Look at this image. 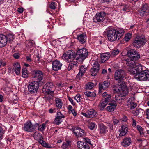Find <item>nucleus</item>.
I'll list each match as a JSON object with an SVG mask.
<instances>
[{"label": "nucleus", "mask_w": 149, "mask_h": 149, "mask_svg": "<svg viewBox=\"0 0 149 149\" xmlns=\"http://www.w3.org/2000/svg\"><path fill=\"white\" fill-rule=\"evenodd\" d=\"M75 53L72 50H68L65 52L62 56L63 59L67 62L70 63L68 66V71L70 70L74 66L78 65L77 58H75Z\"/></svg>", "instance_id": "nucleus-1"}, {"label": "nucleus", "mask_w": 149, "mask_h": 149, "mask_svg": "<svg viewBox=\"0 0 149 149\" xmlns=\"http://www.w3.org/2000/svg\"><path fill=\"white\" fill-rule=\"evenodd\" d=\"M107 31L108 39L111 42L114 41L117 39L119 40L124 33L123 29H119L116 30L108 28Z\"/></svg>", "instance_id": "nucleus-2"}, {"label": "nucleus", "mask_w": 149, "mask_h": 149, "mask_svg": "<svg viewBox=\"0 0 149 149\" xmlns=\"http://www.w3.org/2000/svg\"><path fill=\"white\" fill-rule=\"evenodd\" d=\"M146 42V40L143 36H136L134 40L132 45L137 48L142 47Z\"/></svg>", "instance_id": "nucleus-3"}, {"label": "nucleus", "mask_w": 149, "mask_h": 149, "mask_svg": "<svg viewBox=\"0 0 149 149\" xmlns=\"http://www.w3.org/2000/svg\"><path fill=\"white\" fill-rule=\"evenodd\" d=\"M126 84L125 82H122L121 84H117L114 86L113 91L114 93L119 92L122 91L121 93L123 96H125L128 93V91L126 87Z\"/></svg>", "instance_id": "nucleus-4"}, {"label": "nucleus", "mask_w": 149, "mask_h": 149, "mask_svg": "<svg viewBox=\"0 0 149 149\" xmlns=\"http://www.w3.org/2000/svg\"><path fill=\"white\" fill-rule=\"evenodd\" d=\"M134 77L140 81H149V71L144 70L141 72L135 75Z\"/></svg>", "instance_id": "nucleus-5"}, {"label": "nucleus", "mask_w": 149, "mask_h": 149, "mask_svg": "<svg viewBox=\"0 0 149 149\" xmlns=\"http://www.w3.org/2000/svg\"><path fill=\"white\" fill-rule=\"evenodd\" d=\"M125 73L121 69L116 70L114 74V79L118 83H122L123 78L125 77Z\"/></svg>", "instance_id": "nucleus-6"}, {"label": "nucleus", "mask_w": 149, "mask_h": 149, "mask_svg": "<svg viewBox=\"0 0 149 149\" xmlns=\"http://www.w3.org/2000/svg\"><path fill=\"white\" fill-rule=\"evenodd\" d=\"M32 78L35 79L33 81L40 84L43 78V73L40 70H33L32 71Z\"/></svg>", "instance_id": "nucleus-7"}, {"label": "nucleus", "mask_w": 149, "mask_h": 149, "mask_svg": "<svg viewBox=\"0 0 149 149\" xmlns=\"http://www.w3.org/2000/svg\"><path fill=\"white\" fill-rule=\"evenodd\" d=\"M40 84L35 81L31 82L28 86V91L31 93H36L38 90Z\"/></svg>", "instance_id": "nucleus-8"}, {"label": "nucleus", "mask_w": 149, "mask_h": 149, "mask_svg": "<svg viewBox=\"0 0 149 149\" xmlns=\"http://www.w3.org/2000/svg\"><path fill=\"white\" fill-rule=\"evenodd\" d=\"M106 13L104 11H100L96 13L93 19V22L95 23L103 21Z\"/></svg>", "instance_id": "nucleus-9"}, {"label": "nucleus", "mask_w": 149, "mask_h": 149, "mask_svg": "<svg viewBox=\"0 0 149 149\" xmlns=\"http://www.w3.org/2000/svg\"><path fill=\"white\" fill-rule=\"evenodd\" d=\"M76 54L78 56L77 60L79 58H81L83 60L85 59L88 55L87 50L85 48H82L79 49L76 52Z\"/></svg>", "instance_id": "nucleus-10"}, {"label": "nucleus", "mask_w": 149, "mask_h": 149, "mask_svg": "<svg viewBox=\"0 0 149 149\" xmlns=\"http://www.w3.org/2000/svg\"><path fill=\"white\" fill-rule=\"evenodd\" d=\"M139 14L141 17L147 16L149 15V7L147 4L145 3L142 5Z\"/></svg>", "instance_id": "nucleus-11"}, {"label": "nucleus", "mask_w": 149, "mask_h": 149, "mask_svg": "<svg viewBox=\"0 0 149 149\" xmlns=\"http://www.w3.org/2000/svg\"><path fill=\"white\" fill-rule=\"evenodd\" d=\"M23 129L25 131L31 132L35 129L31 122L29 121L26 122L24 125Z\"/></svg>", "instance_id": "nucleus-12"}, {"label": "nucleus", "mask_w": 149, "mask_h": 149, "mask_svg": "<svg viewBox=\"0 0 149 149\" xmlns=\"http://www.w3.org/2000/svg\"><path fill=\"white\" fill-rule=\"evenodd\" d=\"M100 64L97 62H95L94 63L93 68L90 70V73L92 76H95L99 70Z\"/></svg>", "instance_id": "nucleus-13"}, {"label": "nucleus", "mask_w": 149, "mask_h": 149, "mask_svg": "<svg viewBox=\"0 0 149 149\" xmlns=\"http://www.w3.org/2000/svg\"><path fill=\"white\" fill-rule=\"evenodd\" d=\"M73 132L76 136L79 137L84 136L86 134L83 130L79 127H75L73 129Z\"/></svg>", "instance_id": "nucleus-14"}, {"label": "nucleus", "mask_w": 149, "mask_h": 149, "mask_svg": "<svg viewBox=\"0 0 149 149\" xmlns=\"http://www.w3.org/2000/svg\"><path fill=\"white\" fill-rule=\"evenodd\" d=\"M52 69L53 70L55 71L60 70L62 65V63L60 61L57 60L54 61L52 63Z\"/></svg>", "instance_id": "nucleus-15"}, {"label": "nucleus", "mask_w": 149, "mask_h": 149, "mask_svg": "<svg viewBox=\"0 0 149 149\" xmlns=\"http://www.w3.org/2000/svg\"><path fill=\"white\" fill-rule=\"evenodd\" d=\"M77 146L79 149H89L88 145L82 141H80L77 142Z\"/></svg>", "instance_id": "nucleus-16"}, {"label": "nucleus", "mask_w": 149, "mask_h": 149, "mask_svg": "<svg viewBox=\"0 0 149 149\" xmlns=\"http://www.w3.org/2000/svg\"><path fill=\"white\" fill-rule=\"evenodd\" d=\"M64 117L65 116L61 112H58L57 113L56 117L55 118L54 122L56 124L58 125L62 122V118H64Z\"/></svg>", "instance_id": "nucleus-17"}, {"label": "nucleus", "mask_w": 149, "mask_h": 149, "mask_svg": "<svg viewBox=\"0 0 149 149\" xmlns=\"http://www.w3.org/2000/svg\"><path fill=\"white\" fill-rule=\"evenodd\" d=\"M128 131L127 126L126 125H122L121 126L119 136L120 137L125 136L127 133Z\"/></svg>", "instance_id": "nucleus-18"}, {"label": "nucleus", "mask_w": 149, "mask_h": 149, "mask_svg": "<svg viewBox=\"0 0 149 149\" xmlns=\"http://www.w3.org/2000/svg\"><path fill=\"white\" fill-rule=\"evenodd\" d=\"M7 40L6 36L3 34L0 35V47L5 46L7 44Z\"/></svg>", "instance_id": "nucleus-19"}, {"label": "nucleus", "mask_w": 149, "mask_h": 149, "mask_svg": "<svg viewBox=\"0 0 149 149\" xmlns=\"http://www.w3.org/2000/svg\"><path fill=\"white\" fill-rule=\"evenodd\" d=\"M109 81L107 80L104 81L102 83H99V87L100 91H102V90H105L107 88L109 85Z\"/></svg>", "instance_id": "nucleus-20"}, {"label": "nucleus", "mask_w": 149, "mask_h": 149, "mask_svg": "<svg viewBox=\"0 0 149 149\" xmlns=\"http://www.w3.org/2000/svg\"><path fill=\"white\" fill-rule=\"evenodd\" d=\"M46 88V87H45L44 86H43L42 89L43 93L45 95H49V96L50 95L51 97L50 98H52L54 96V91L48 90V89Z\"/></svg>", "instance_id": "nucleus-21"}, {"label": "nucleus", "mask_w": 149, "mask_h": 149, "mask_svg": "<svg viewBox=\"0 0 149 149\" xmlns=\"http://www.w3.org/2000/svg\"><path fill=\"white\" fill-rule=\"evenodd\" d=\"M132 143V141L130 137L124 138L121 142L122 145L124 147H127L129 146Z\"/></svg>", "instance_id": "nucleus-22"}, {"label": "nucleus", "mask_w": 149, "mask_h": 149, "mask_svg": "<svg viewBox=\"0 0 149 149\" xmlns=\"http://www.w3.org/2000/svg\"><path fill=\"white\" fill-rule=\"evenodd\" d=\"M77 38L81 44H83L86 42V36L84 34H81L77 36Z\"/></svg>", "instance_id": "nucleus-23"}, {"label": "nucleus", "mask_w": 149, "mask_h": 149, "mask_svg": "<svg viewBox=\"0 0 149 149\" xmlns=\"http://www.w3.org/2000/svg\"><path fill=\"white\" fill-rule=\"evenodd\" d=\"M87 70V68H85L83 65H82L79 68V72L77 75V78L79 79L81 78L85 73Z\"/></svg>", "instance_id": "nucleus-24"}, {"label": "nucleus", "mask_w": 149, "mask_h": 149, "mask_svg": "<svg viewBox=\"0 0 149 149\" xmlns=\"http://www.w3.org/2000/svg\"><path fill=\"white\" fill-rule=\"evenodd\" d=\"M13 69L17 75L19 74L20 72L21 67L19 63H16L13 64Z\"/></svg>", "instance_id": "nucleus-25"}, {"label": "nucleus", "mask_w": 149, "mask_h": 149, "mask_svg": "<svg viewBox=\"0 0 149 149\" xmlns=\"http://www.w3.org/2000/svg\"><path fill=\"white\" fill-rule=\"evenodd\" d=\"M88 114V118H92L97 116V112L95 110L91 109L88 110L87 112Z\"/></svg>", "instance_id": "nucleus-26"}, {"label": "nucleus", "mask_w": 149, "mask_h": 149, "mask_svg": "<svg viewBox=\"0 0 149 149\" xmlns=\"http://www.w3.org/2000/svg\"><path fill=\"white\" fill-rule=\"evenodd\" d=\"M99 131L100 134H105L107 131V127L104 124L99 125Z\"/></svg>", "instance_id": "nucleus-27"}, {"label": "nucleus", "mask_w": 149, "mask_h": 149, "mask_svg": "<svg viewBox=\"0 0 149 149\" xmlns=\"http://www.w3.org/2000/svg\"><path fill=\"white\" fill-rule=\"evenodd\" d=\"M110 54L109 53H103L101 55V62L104 63L107 61L110 57Z\"/></svg>", "instance_id": "nucleus-28"}, {"label": "nucleus", "mask_w": 149, "mask_h": 149, "mask_svg": "<svg viewBox=\"0 0 149 149\" xmlns=\"http://www.w3.org/2000/svg\"><path fill=\"white\" fill-rule=\"evenodd\" d=\"M126 61V64L129 67L135 66L136 63H137L136 61L133 60L130 58L127 59Z\"/></svg>", "instance_id": "nucleus-29"}, {"label": "nucleus", "mask_w": 149, "mask_h": 149, "mask_svg": "<svg viewBox=\"0 0 149 149\" xmlns=\"http://www.w3.org/2000/svg\"><path fill=\"white\" fill-rule=\"evenodd\" d=\"M102 95L103 97V100L108 103L110 101L111 97L110 94L107 93V92H104L103 93Z\"/></svg>", "instance_id": "nucleus-30"}, {"label": "nucleus", "mask_w": 149, "mask_h": 149, "mask_svg": "<svg viewBox=\"0 0 149 149\" xmlns=\"http://www.w3.org/2000/svg\"><path fill=\"white\" fill-rule=\"evenodd\" d=\"M108 103L102 99L100 101L98 105V107L100 110H102L104 109Z\"/></svg>", "instance_id": "nucleus-31"}, {"label": "nucleus", "mask_w": 149, "mask_h": 149, "mask_svg": "<svg viewBox=\"0 0 149 149\" xmlns=\"http://www.w3.org/2000/svg\"><path fill=\"white\" fill-rule=\"evenodd\" d=\"M135 66H136V70L137 72V74L143 71L145 67L143 66L141 64L137 63Z\"/></svg>", "instance_id": "nucleus-32"}, {"label": "nucleus", "mask_w": 149, "mask_h": 149, "mask_svg": "<svg viewBox=\"0 0 149 149\" xmlns=\"http://www.w3.org/2000/svg\"><path fill=\"white\" fill-rule=\"evenodd\" d=\"M139 53V52L135 49H130L128 51L127 55L129 58H130L132 56L135 55V54Z\"/></svg>", "instance_id": "nucleus-33"}, {"label": "nucleus", "mask_w": 149, "mask_h": 149, "mask_svg": "<svg viewBox=\"0 0 149 149\" xmlns=\"http://www.w3.org/2000/svg\"><path fill=\"white\" fill-rule=\"evenodd\" d=\"M143 110L141 109H136V110L132 111V113L135 116H137L143 113Z\"/></svg>", "instance_id": "nucleus-34"}, {"label": "nucleus", "mask_w": 149, "mask_h": 149, "mask_svg": "<svg viewBox=\"0 0 149 149\" xmlns=\"http://www.w3.org/2000/svg\"><path fill=\"white\" fill-rule=\"evenodd\" d=\"M33 137L35 139L38 141L40 143V141L41 140H43V137L42 134L39 133L38 132H35L33 134Z\"/></svg>", "instance_id": "nucleus-35"}, {"label": "nucleus", "mask_w": 149, "mask_h": 149, "mask_svg": "<svg viewBox=\"0 0 149 149\" xmlns=\"http://www.w3.org/2000/svg\"><path fill=\"white\" fill-rule=\"evenodd\" d=\"M136 66H132L129 67L127 69L128 71L131 74H137V72L136 70Z\"/></svg>", "instance_id": "nucleus-36"}, {"label": "nucleus", "mask_w": 149, "mask_h": 149, "mask_svg": "<svg viewBox=\"0 0 149 149\" xmlns=\"http://www.w3.org/2000/svg\"><path fill=\"white\" fill-rule=\"evenodd\" d=\"M85 95L87 97H89L91 99L93 98L96 96V94L94 92H91L90 91H86L84 93Z\"/></svg>", "instance_id": "nucleus-37"}, {"label": "nucleus", "mask_w": 149, "mask_h": 149, "mask_svg": "<svg viewBox=\"0 0 149 149\" xmlns=\"http://www.w3.org/2000/svg\"><path fill=\"white\" fill-rule=\"evenodd\" d=\"M46 124L45 123H43L42 125H39V124H36L35 125V127H38V130L39 131H43L45 128Z\"/></svg>", "instance_id": "nucleus-38"}, {"label": "nucleus", "mask_w": 149, "mask_h": 149, "mask_svg": "<svg viewBox=\"0 0 149 149\" xmlns=\"http://www.w3.org/2000/svg\"><path fill=\"white\" fill-rule=\"evenodd\" d=\"M55 102L56 107L59 109L61 108L63 104V102L61 100L58 98H56Z\"/></svg>", "instance_id": "nucleus-39"}, {"label": "nucleus", "mask_w": 149, "mask_h": 149, "mask_svg": "<svg viewBox=\"0 0 149 149\" xmlns=\"http://www.w3.org/2000/svg\"><path fill=\"white\" fill-rule=\"evenodd\" d=\"M128 105L130 107L131 109H133L135 108L137 106V104L134 103L132 101L129 100L127 102Z\"/></svg>", "instance_id": "nucleus-40"}, {"label": "nucleus", "mask_w": 149, "mask_h": 149, "mask_svg": "<svg viewBox=\"0 0 149 149\" xmlns=\"http://www.w3.org/2000/svg\"><path fill=\"white\" fill-rule=\"evenodd\" d=\"M40 143L43 146L47 148H52V146L49 144L46 143L43 140H40Z\"/></svg>", "instance_id": "nucleus-41"}, {"label": "nucleus", "mask_w": 149, "mask_h": 149, "mask_svg": "<svg viewBox=\"0 0 149 149\" xmlns=\"http://www.w3.org/2000/svg\"><path fill=\"white\" fill-rule=\"evenodd\" d=\"M7 38V41H8L9 42H10L13 41L14 39V36L13 35L11 34H8L6 36Z\"/></svg>", "instance_id": "nucleus-42"}, {"label": "nucleus", "mask_w": 149, "mask_h": 149, "mask_svg": "<svg viewBox=\"0 0 149 149\" xmlns=\"http://www.w3.org/2000/svg\"><path fill=\"white\" fill-rule=\"evenodd\" d=\"M28 74L27 69L26 68H24L22 70V76L24 78H26L28 77Z\"/></svg>", "instance_id": "nucleus-43"}, {"label": "nucleus", "mask_w": 149, "mask_h": 149, "mask_svg": "<svg viewBox=\"0 0 149 149\" xmlns=\"http://www.w3.org/2000/svg\"><path fill=\"white\" fill-rule=\"evenodd\" d=\"M70 146V144L69 142L64 143L62 144V147L63 149H69Z\"/></svg>", "instance_id": "nucleus-44"}, {"label": "nucleus", "mask_w": 149, "mask_h": 149, "mask_svg": "<svg viewBox=\"0 0 149 149\" xmlns=\"http://www.w3.org/2000/svg\"><path fill=\"white\" fill-rule=\"evenodd\" d=\"M122 97L120 94H117L116 95L115 100L117 102L119 103H120L122 102Z\"/></svg>", "instance_id": "nucleus-45"}, {"label": "nucleus", "mask_w": 149, "mask_h": 149, "mask_svg": "<svg viewBox=\"0 0 149 149\" xmlns=\"http://www.w3.org/2000/svg\"><path fill=\"white\" fill-rule=\"evenodd\" d=\"M130 58L133 59V60L136 61L140 58V55L139 53L135 54L130 57Z\"/></svg>", "instance_id": "nucleus-46"}, {"label": "nucleus", "mask_w": 149, "mask_h": 149, "mask_svg": "<svg viewBox=\"0 0 149 149\" xmlns=\"http://www.w3.org/2000/svg\"><path fill=\"white\" fill-rule=\"evenodd\" d=\"M88 126L90 130H93L94 129L95 127L96 126V125L94 123L91 122L89 123Z\"/></svg>", "instance_id": "nucleus-47"}, {"label": "nucleus", "mask_w": 149, "mask_h": 149, "mask_svg": "<svg viewBox=\"0 0 149 149\" xmlns=\"http://www.w3.org/2000/svg\"><path fill=\"white\" fill-rule=\"evenodd\" d=\"M44 86H45V87H48L51 90H52V88L54 87L53 84L52 82H48L46 83Z\"/></svg>", "instance_id": "nucleus-48"}, {"label": "nucleus", "mask_w": 149, "mask_h": 149, "mask_svg": "<svg viewBox=\"0 0 149 149\" xmlns=\"http://www.w3.org/2000/svg\"><path fill=\"white\" fill-rule=\"evenodd\" d=\"M94 84L91 82H88L86 85V88L87 89H91L94 86Z\"/></svg>", "instance_id": "nucleus-49"}, {"label": "nucleus", "mask_w": 149, "mask_h": 149, "mask_svg": "<svg viewBox=\"0 0 149 149\" xmlns=\"http://www.w3.org/2000/svg\"><path fill=\"white\" fill-rule=\"evenodd\" d=\"M26 47L30 48L31 47L33 46L34 45V43L31 41L29 40L26 42Z\"/></svg>", "instance_id": "nucleus-50"}, {"label": "nucleus", "mask_w": 149, "mask_h": 149, "mask_svg": "<svg viewBox=\"0 0 149 149\" xmlns=\"http://www.w3.org/2000/svg\"><path fill=\"white\" fill-rule=\"evenodd\" d=\"M57 4L54 2H53L50 3L49 5L50 8L54 10L56 8Z\"/></svg>", "instance_id": "nucleus-51"}, {"label": "nucleus", "mask_w": 149, "mask_h": 149, "mask_svg": "<svg viewBox=\"0 0 149 149\" xmlns=\"http://www.w3.org/2000/svg\"><path fill=\"white\" fill-rule=\"evenodd\" d=\"M131 38V34L127 33L126 34L124 37V39L125 41H128Z\"/></svg>", "instance_id": "nucleus-52"}, {"label": "nucleus", "mask_w": 149, "mask_h": 149, "mask_svg": "<svg viewBox=\"0 0 149 149\" xmlns=\"http://www.w3.org/2000/svg\"><path fill=\"white\" fill-rule=\"evenodd\" d=\"M109 105H110L115 108L117 105L116 102L114 100L111 101L109 104Z\"/></svg>", "instance_id": "nucleus-53"}, {"label": "nucleus", "mask_w": 149, "mask_h": 149, "mask_svg": "<svg viewBox=\"0 0 149 149\" xmlns=\"http://www.w3.org/2000/svg\"><path fill=\"white\" fill-rule=\"evenodd\" d=\"M119 52L118 49H115L112 50L111 52V55L113 56H116L117 55Z\"/></svg>", "instance_id": "nucleus-54"}, {"label": "nucleus", "mask_w": 149, "mask_h": 149, "mask_svg": "<svg viewBox=\"0 0 149 149\" xmlns=\"http://www.w3.org/2000/svg\"><path fill=\"white\" fill-rule=\"evenodd\" d=\"M115 109V108L110 105H109L106 108V110L109 112L113 111Z\"/></svg>", "instance_id": "nucleus-55"}, {"label": "nucleus", "mask_w": 149, "mask_h": 149, "mask_svg": "<svg viewBox=\"0 0 149 149\" xmlns=\"http://www.w3.org/2000/svg\"><path fill=\"white\" fill-rule=\"evenodd\" d=\"M81 95H80L78 94L77 95L74 97L75 99L77 101V102H79L81 101L80 100V98H81Z\"/></svg>", "instance_id": "nucleus-56"}, {"label": "nucleus", "mask_w": 149, "mask_h": 149, "mask_svg": "<svg viewBox=\"0 0 149 149\" xmlns=\"http://www.w3.org/2000/svg\"><path fill=\"white\" fill-rule=\"evenodd\" d=\"M137 128L139 132L141 135L143 134V131L142 130V127L141 126L139 125H137Z\"/></svg>", "instance_id": "nucleus-57"}, {"label": "nucleus", "mask_w": 149, "mask_h": 149, "mask_svg": "<svg viewBox=\"0 0 149 149\" xmlns=\"http://www.w3.org/2000/svg\"><path fill=\"white\" fill-rule=\"evenodd\" d=\"M4 134V131L2 128L0 126V140L2 139V138H1L3 135Z\"/></svg>", "instance_id": "nucleus-58"}, {"label": "nucleus", "mask_w": 149, "mask_h": 149, "mask_svg": "<svg viewBox=\"0 0 149 149\" xmlns=\"http://www.w3.org/2000/svg\"><path fill=\"white\" fill-rule=\"evenodd\" d=\"M108 126L109 128L110 131H111L113 132V130H114V129L113 128V124H111L110 123H108Z\"/></svg>", "instance_id": "nucleus-59"}, {"label": "nucleus", "mask_w": 149, "mask_h": 149, "mask_svg": "<svg viewBox=\"0 0 149 149\" xmlns=\"http://www.w3.org/2000/svg\"><path fill=\"white\" fill-rule=\"evenodd\" d=\"M83 142H86V143L87 144H91L90 139L87 138H84V141Z\"/></svg>", "instance_id": "nucleus-60"}, {"label": "nucleus", "mask_w": 149, "mask_h": 149, "mask_svg": "<svg viewBox=\"0 0 149 149\" xmlns=\"http://www.w3.org/2000/svg\"><path fill=\"white\" fill-rule=\"evenodd\" d=\"M111 1L112 0H98V1L100 3H109L111 2Z\"/></svg>", "instance_id": "nucleus-61"}, {"label": "nucleus", "mask_w": 149, "mask_h": 149, "mask_svg": "<svg viewBox=\"0 0 149 149\" xmlns=\"http://www.w3.org/2000/svg\"><path fill=\"white\" fill-rule=\"evenodd\" d=\"M13 57L15 59H18L19 57V53H16L13 54Z\"/></svg>", "instance_id": "nucleus-62"}, {"label": "nucleus", "mask_w": 149, "mask_h": 149, "mask_svg": "<svg viewBox=\"0 0 149 149\" xmlns=\"http://www.w3.org/2000/svg\"><path fill=\"white\" fill-rule=\"evenodd\" d=\"M121 120L123 122H126L127 120V118L125 116H124L121 119Z\"/></svg>", "instance_id": "nucleus-63"}, {"label": "nucleus", "mask_w": 149, "mask_h": 149, "mask_svg": "<svg viewBox=\"0 0 149 149\" xmlns=\"http://www.w3.org/2000/svg\"><path fill=\"white\" fill-rule=\"evenodd\" d=\"M146 115L147 116L146 118L149 119V109H147L146 110Z\"/></svg>", "instance_id": "nucleus-64"}]
</instances>
